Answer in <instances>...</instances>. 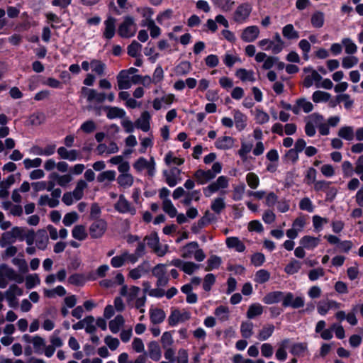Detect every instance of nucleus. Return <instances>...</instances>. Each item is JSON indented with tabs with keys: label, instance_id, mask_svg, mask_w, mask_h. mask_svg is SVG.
I'll return each mask as SVG.
<instances>
[{
	"label": "nucleus",
	"instance_id": "nucleus-1",
	"mask_svg": "<svg viewBox=\"0 0 363 363\" xmlns=\"http://www.w3.org/2000/svg\"><path fill=\"white\" fill-rule=\"evenodd\" d=\"M221 171L222 164L220 162H217L213 163L211 169H197L194 173V177L198 184L203 185L215 179L216 177L221 172Z\"/></svg>",
	"mask_w": 363,
	"mask_h": 363
},
{
	"label": "nucleus",
	"instance_id": "nucleus-2",
	"mask_svg": "<svg viewBox=\"0 0 363 363\" xmlns=\"http://www.w3.org/2000/svg\"><path fill=\"white\" fill-rule=\"evenodd\" d=\"M82 94L86 97V101L90 104H102L106 100L112 102L115 99V94L113 92L108 94L104 92H99L96 89H89L83 86L81 89Z\"/></svg>",
	"mask_w": 363,
	"mask_h": 363
},
{
	"label": "nucleus",
	"instance_id": "nucleus-3",
	"mask_svg": "<svg viewBox=\"0 0 363 363\" xmlns=\"http://www.w3.org/2000/svg\"><path fill=\"white\" fill-rule=\"evenodd\" d=\"M180 251L181 256L184 259H190L194 257L197 262H202L206 258L203 250L199 248L198 242L195 241L187 243L180 249Z\"/></svg>",
	"mask_w": 363,
	"mask_h": 363
},
{
	"label": "nucleus",
	"instance_id": "nucleus-4",
	"mask_svg": "<svg viewBox=\"0 0 363 363\" xmlns=\"http://www.w3.org/2000/svg\"><path fill=\"white\" fill-rule=\"evenodd\" d=\"M137 30L138 26L134 18L127 16L124 17L123 22L118 26V33L121 37L129 38L135 35Z\"/></svg>",
	"mask_w": 363,
	"mask_h": 363
},
{
	"label": "nucleus",
	"instance_id": "nucleus-5",
	"mask_svg": "<svg viewBox=\"0 0 363 363\" xmlns=\"http://www.w3.org/2000/svg\"><path fill=\"white\" fill-rule=\"evenodd\" d=\"M147 245L158 256L163 257L168 252V245H161L157 233L153 232L144 238Z\"/></svg>",
	"mask_w": 363,
	"mask_h": 363
},
{
	"label": "nucleus",
	"instance_id": "nucleus-6",
	"mask_svg": "<svg viewBox=\"0 0 363 363\" xmlns=\"http://www.w3.org/2000/svg\"><path fill=\"white\" fill-rule=\"evenodd\" d=\"M228 186L229 179L226 176H220L216 181L203 188V194L206 197H210L213 194L218 191L225 194V192L223 190L227 189Z\"/></svg>",
	"mask_w": 363,
	"mask_h": 363
},
{
	"label": "nucleus",
	"instance_id": "nucleus-7",
	"mask_svg": "<svg viewBox=\"0 0 363 363\" xmlns=\"http://www.w3.org/2000/svg\"><path fill=\"white\" fill-rule=\"evenodd\" d=\"M81 66L84 71L88 72L91 69V73L98 77H103L106 74V65L100 60L92 59L89 62L83 61Z\"/></svg>",
	"mask_w": 363,
	"mask_h": 363
},
{
	"label": "nucleus",
	"instance_id": "nucleus-8",
	"mask_svg": "<svg viewBox=\"0 0 363 363\" xmlns=\"http://www.w3.org/2000/svg\"><path fill=\"white\" fill-rule=\"evenodd\" d=\"M191 318V313L186 310L172 309L168 317V323L170 326L174 327L179 323H185Z\"/></svg>",
	"mask_w": 363,
	"mask_h": 363
},
{
	"label": "nucleus",
	"instance_id": "nucleus-9",
	"mask_svg": "<svg viewBox=\"0 0 363 363\" xmlns=\"http://www.w3.org/2000/svg\"><path fill=\"white\" fill-rule=\"evenodd\" d=\"M133 167L137 172H141L147 169L150 177H153L155 174V162L153 157L148 161L145 157H139L133 164Z\"/></svg>",
	"mask_w": 363,
	"mask_h": 363
},
{
	"label": "nucleus",
	"instance_id": "nucleus-10",
	"mask_svg": "<svg viewBox=\"0 0 363 363\" xmlns=\"http://www.w3.org/2000/svg\"><path fill=\"white\" fill-rule=\"evenodd\" d=\"M182 171L177 167H172L162 172L165 182L170 187L175 186L182 180Z\"/></svg>",
	"mask_w": 363,
	"mask_h": 363
},
{
	"label": "nucleus",
	"instance_id": "nucleus-11",
	"mask_svg": "<svg viewBox=\"0 0 363 363\" xmlns=\"http://www.w3.org/2000/svg\"><path fill=\"white\" fill-rule=\"evenodd\" d=\"M115 209L121 213H130L135 215L136 213L135 208L121 194L119 196L118 201L114 205Z\"/></svg>",
	"mask_w": 363,
	"mask_h": 363
},
{
	"label": "nucleus",
	"instance_id": "nucleus-12",
	"mask_svg": "<svg viewBox=\"0 0 363 363\" xmlns=\"http://www.w3.org/2000/svg\"><path fill=\"white\" fill-rule=\"evenodd\" d=\"M107 228V223L103 219H98L89 226V233L92 238H99L103 236Z\"/></svg>",
	"mask_w": 363,
	"mask_h": 363
},
{
	"label": "nucleus",
	"instance_id": "nucleus-13",
	"mask_svg": "<svg viewBox=\"0 0 363 363\" xmlns=\"http://www.w3.org/2000/svg\"><path fill=\"white\" fill-rule=\"evenodd\" d=\"M23 294V290L16 284H12L9 286L8 290L5 291V298L6 299L9 306L11 308L17 306L16 296H21Z\"/></svg>",
	"mask_w": 363,
	"mask_h": 363
},
{
	"label": "nucleus",
	"instance_id": "nucleus-14",
	"mask_svg": "<svg viewBox=\"0 0 363 363\" xmlns=\"http://www.w3.org/2000/svg\"><path fill=\"white\" fill-rule=\"evenodd\" d=\"M282 305L284 307H292L293 308H301L304 306V299L301 296L294 297V294L289 292L284 294Z\"/></svg>",
	"mask_w": 363,
	"mask_h": 363
},
{
	"label": "nucleus",
	"instance_id": "nucleus-15",
	"mask_svg": "<svg viewBox=\"0 0 363 363\" xmlns=\"http://www.w3.org/2000/svg\"><path fill=\"white\" fill-rule=\"evenodd\" d=\"M313 109V104L305 98L296 99L294 105V113L296 115H298L301 111L306 113H308L311 112Z\"/></svg>",
	"mask_w": 363,
	"mask_h": 363
},
{
	"label": "nucleus",
	"instance_id": "nucleus-16",
	"mask_svg": "<svg viewBox=\"0 0 363 363\" xmlns=\"http://www.w3.org/2000/svg\"><path fill=\"white\" fill-rule=\"evenodd\" d=\"M252 11V6L249 4H242L240 5L234 14V19L239 23L244 22L250 16Z\"/></svg>",
	"mask_w": 363,
	"mask_h": 363
},
{
	"label": "nucleus",
	"instance_id": "nucleus-17",
	"mask_svg": "<svg viewBox=\"0 0 363 363\" xmlns=\"http://www.w3.org/2000/svg\"><path fill=\"white\" fill-rule=\"evenodd\" d=\"M341 304L334 300H326L320 301L317 306L318 313L321 315H325L330 309H338Z\"/></svg>",
	"mask_w": 363,
	"mask_h": 363
},
{
	"label": "nucleus",
	"instance_id": "nucleus-18",
	"mask_svg": "<svg viewBox=\"0 0 363 363\" xmlns=\"http://www.w3.org/2000/svg\"><path fill=\"white\" fill-rule=\"evenodd\" d=\"M150 120L151 115L148 111H143L140 116L137 119L135 123L136 128L142 130L144 132H147L150 129Z\"/></svg>",
	"mask_w": 363,
	"mask_h": 363
},
{
	"label": "nucleus",
	"instance_id": "nucleus-19",
	"mask_svg": "<svg viewBox=\"0 0 363 363\" xmlns=\"http://www.w3.org/2000/svg\"><path fill=\"white\" fill-rule=\"evenodd\" d=\"M259 34V28L256 26H251L243 30L241 34V38L245 42H253L258 38Z\"/></svg>",
	"mask_w": 363,
	"mask_h": 363
},
{
	"label": "nucleus",
	"instance_id": "nucleus-20",
	"mask_svg": "<svg viewBox=\"0 0 363 363\" xmlns=\"http://www.w3.org/2000/svg\"><path fill=\"white\" fill-rule=\"evenodd\" d=\"M233 115L236 129L240 132L242 131L244 129H245L247 125V116L238 109L233 111Z\"/></svg>",
	"mask_w": 363,
	"mask_h": 363
},
{
	"label": "nucleus",
	"instance_id": "nucleus-21",
	"mask_svg": "<svg viewBox=\"0 0 363 363\" xmlns=\"http://www.w3.org/2000/svg\"><path fill=\"white\" fill-rule=\"evenodd\" d=\"M48 178L49 179L56 180L57 184L62 187L67 186L73 180L71 174H59L55 172L50 173Z\"/></svg>",
	"mask_w": 363,
	"mask_h": 363
},
{
	"label": "nucleus",
	"instance_id": "nucleus-22",
	"mask_svg": "<svg viewBox=\"0 0 363 363\" xmlns=\"http://www.w3.org/2000/svg\"><path fill=\"white\" fill-rule=\"evenodd\" d=\"M35 242L36 247L39 250H44L46 249L49 242V238L45 230H39L37 231Z\"/></svg>",
	"mask_w": 363,
	"mask_h": 363
},
{
	"label": "nucleus",
	"instance_id": "nucleus-23",
	"mask_svg": "<svg viewBox=\"0 0 363 363\" xmlns=\"http://www.w3.org/2000/svg\"><path fill=\"white\" fill-rule=\"evenodd\" d=\"M117 82L118 89L121 90L128 89L131 86L130 77L129 72L125 70H122L117 76Z\"/></svg>",
	"mask_w": 363,
	"mask_h": 363
},
{
	"label": "nucleus",
	"instance_id": "nucleus-24",
	"mask_svg": "<svg viewBox=\"0 0 363 363\" xmlns=\"http://www.w3.org/2000/svg\"><path fill=\"white\" fill-rule=\"evenodd\" d=\"M105 29L104 31V37L106 39H111L116 33V18L109 16L104 21Z\"/></svg>",
	"mask_w": 363,
	"mask_h": 363
},
{
	"label": "nucleus",
	"instance_id": "nucleus-25",
	"mask_svg": "<svg viewBox=\"0 0 363 363\" xmlns=\"http://www.w3.org/2000/svg\"><path fill=\"white\" fill-rule=\"evenodd\" d=\"M235 140L230 136H222L218 138L215 142V146L220 150H229L235 144Z\"/></svg>",
	"mask_w": 363,
	"mask_h": 363
},
{
	"label": "nucleus",
	"instance_id": "nucleus-26",
	"mask_svg": "<svg viewBox=\"0 0 363 363\" xmlns=\"http://www.w3.org/2000/svg\"><path fill=\"white\" fill-rule=\"evenodd\" d=\"M7 280L14 281L17 283H22L23 281V277L18 274L14 269L4 267L1 268L0 272Z\"/></svg>",
	"mask_w": 363,
	"mask_h": 363
},
{
	"label": "nucleus",
	"instance_id": "nucleus-27",
	"mask_svg": "<svg viewBox=\"0 0 363 363\" xmlns=\"http://www.w3.org/2000/svg\"><path fill=\"white\" fill-rule=\"evenodd\" d=\"M235 76L242 82H254L256 80L253 70H248L244 68H240L236 70Z\"/></svg>",
	"mask_w": 363,
	"mask_h": 363
},
{
	"label": "nucleus",
	"instance_id": "nucleus-28",
	"mask_svg": "<svg viewBox=\"0 0 363 363\" xmlns=\"http://www.w3.org/2000/svg\"><path fill=\"white\" fill-rule=\"evenodd\" d=\"M225 244L228 248L235 249L238 252H242L245 250L244 243L238 237L228 238Z\"/></svg>",
	"mask_w": 363,
	"mask_h": 363
},
{
	"label": "nucleus",
	"instance_id": "nucleus-29",
	"mask_svg": "<svg viewBox=\"0 0 363 363\" xmlns=\"http://www.w3.org/2000/svg\"><path fill=\"white\" fill-rule=\"evenodd\" d=\"M147 347L150 357L154 361H159L161 359L162 352L158 343L152 341L149 342Z\"/></svg>",
	"mask_w": 363,
	"mask_h": 363
},
{
	"label": "nucleus",
	"instance_id": "nucleus-30",
	"mask_svg": "<svg viewBox=\"0 0 363 363\" xmlns=\"http://www.w3.org/2000/svg\"><path fill=\"white\" fill-rule=\"evenodd\" d=\"M274 326L272 324H266L259 331L257 338L260 341H265L268 340L274 333Z\"/></svg>",
	"mask_w": 363,
	"mask_h": 363
},
{
	"label": "nucleus",
	"instance_id": "nucleus-31",
	"mask_svg": "<svg viewBox=\"0 0 363 363\" xmlns=\"http://www.w3.org/2000/svg\"><path fill=\"white\" fill-rule=\"evenodd\" d=\"M150 318L152 323L160 324L165 319L166 314L162 309L153 308L150 310Z\"/></svg>",
	"mask_w": 363,
	"mask_h": 363
},
{
	"label": "nucleus",
	"instance_id": "nucleus-32",
	"mask_svg": "<svg viewBox=\"0 0 363 363\" xmlns=\"http://www.w3.org/2000/svg\"><path fill=\"white\" fill-rule=\"evenodd\" d=\"M342 47L345 48V52L348 55H354L357 52V45L350 38H343L341 40Z\"/></svg>",
	"mask_w": 363,
	"mask_h": 363
},
{
	"label": "nucleus",
	"instance_id": "nucleus-33",
	"mask_svg": "<svg viewBox=\"0 0 363 363\" xmlns=\"http://www.w3.org/2000/svg\"><path fill=\"white\" fill-rule=\"evenodd\" d=\"M306 147V141L300 138L296 140L294 145V148L291 149L289 152L288 155L293 156V160L296 161L298 160V153L302 152L303 150H305Z\"/></svg>",
	"mask_w": 363,
	"mask_h": 363
},
{
	"label": "nucleus",
	"instance_id": "nucleus-34",
	"mask_svg": "<svg viewBox=\"0 0 363 363\" xmlns=\"http://www.w3.org/2000/svg\"><path fill=\"white\" fill-rule=\"evenodd\" d=\"M320 242V239L318 238L312 237L310 235L303 236L301 240V245L308 250H313L316 247Z\"/></svg>",
	"mask_w": 363,
	"mask_h": 363
},
{
	"label": "nucleus",
	"instance_id": "nucleus-35",
	"mask_svg": "<svg viewBox=\"0 0 363 363\" xmlns=\"http://www.w3.org/2000/svg\"><path fill=\"white\" fill-rule=\"evenodd\" d=\"M283 296L284 294L281 291H272L265 295L262 301L266 304H273L283 301Z\"/></svg>",
	"mask_w": 363,
	"mask_h": 363
},
{
	"label": "nucleus",
	"instance_id": "nucleus-36",
	"mask_svg": "<svg viewBox=\"0 0 363 363\" xmlns=\"http://www.w3.org/2000/svg\"><path fill=\"white\" fill-rule=\"evenodd\" d=\"M72 235L74 239L82 241L87 238L88 234L84 225H77L73 228L72 230Z\"/></svg>",
	"mask_w": 363,
	"mask_h": 363
},
{
	"label": "nucleus",
	"instance_id": "nucleus-37",
	"mask_svg": "<svg viewBox=\"0 0 363 363\" xmlns=\"http://www.w3.org/2000/svg\"><path fill=\"white\" fill-rule=\"evenodd\" d=\"M88 186L86 182L84 180H79L74 189L71 192L72 196L75 198V201L80 200L84 196V191Z\"/></svg>",
	"mask_w": 363,
	"mask_h": 363
},
{
	"label": "nucleus",
	"instance_id": "nucleus-38",
	"mask_svg": "<svg viewBox=\"0 0 363 363\" xmlns=\"http://www.w3.org/2000/svg\"><path fill=\"white\" fill-rule=\"evenodd\" d=\"M118 184L123 188L130 187L134 182V178L130 174H121L117 178Z\"/></svg>",
	"mask_w": 363,
	"mask_h": 363
},
{
	"label": "nucleus",
	"instance_id": "nucleus-39",
	"mask_svg": "<svg viewBox=\"0 0 363 363\" xmlns=\"http://www.w3.org/2000/svg\"><path fill=\"white\" fill-rule=\"evenodd\" d=\"M125 320L121 315H116L109 322V329L113 333H117L123 325Z\"/></svg>",
	"mask_w": 363,
	"mask_h": 363
},
{
	"label": "nucleus",
	"instance_id": "nucleus-40",
	"mask_svg": "<svg viewBox=\"0 0 363 363\" xmlns=\"http://www.w3.org/2000/svg\"><path fill=\"white\" fill-rule=\"evenodd\" d=\"M254 325L250 321H244L240 325V333L242 337L248 339L253 335Z\"/></svg>",
	"mask_w": 363,
	"mask_h": 363
},
{
	"label": "nucleus",
	"instance_id": "nucleus-41",
	"mask_svg": "<svg viewBox=\"0 0 363 363\" xmlns=\"http://www.w3.org/2000/svg\"><path fill=\"white\" fill-rule=\"evenodd\" d=\"M263 313V306L259 303L251 304L247 311V317L249 319L255 318V317L262 315Z\"/></svg>",
	"mask_w": 363,
	"mask_h": 363
},
{
	"label": "nucleus",
	"instance_id": "nucleus-42",
	"mask_svg": "<svg viewBox=\"0 0 363 363\" xmlns=\"http://www.w3.org/2000/svg\"><path fill=\"white\" fill-rule=\"evenodd\" d=\"M38 205L40 206H48L50 208H55L60 203V201L52 199L48 195H41L38 199Z\"/></svg>",
	"mask_w": 363,
	"mask_h": 363
},
{
	"label": "nucleus",
	"instance_id": "nucleus-43",
	"mask_svg": "<svg viewBox=\"0 0 363 363\" xmlns=\"http://www.w3.org/2000/svg\"><path fill=\"white\" fill-rule=\"evenodd\" d=\"M325 21L324 13L321 11L314 12L311 18V22L313 27L320 28L323 27Z\"/></svg>",
	"mask_w": 363,
	"mask_h": 363
},
{
	"label": "nucleus",
	"instance_id": "nucleus-44",
	"mask_svg": "<svg viewBox=\"0 0 363 363\" xmlns=\"http://www.w3.org/2000/svg\"><path fill=\"white\" fill-rule=\"evenodd\" d=\"M322 79V77L315 70H311V74L306 76L303 80V85L306 88L311 87L313 82H319Z\"/></svg>",
	"mask_w": 363,
	"mask_h": 363
},
{
	"label": "nucleus",
	"instance_id": "nucleus-45",
	"mask_svg": "<svg viewBox=\"0 0 363 363\" xmlns=\"http://www.w3.org/2000/svg\"><path fill=\"white\" fill-rule=\"evenodd\" d=\"M282 34L284 38L289 40L298 39L299 38L298 32L296 31L292 24H287L282 29Z\"/></svg>",
	"mask_w": 363,
	"mask_h": 363
},
{
	"label": "nucleus",
	"instance_id": "nucleus-46",
	"mask_svg": "<svg viewBox=\"0 0 363 363\" xmlns=\"http://www.w3.org/2000/svg\"><path fill=\"white\" fill-rule=\"evenodd\" d=\"M191 70V65L188 61H182L175 67V73L179 76L186 75Z\"/></svg>",
	"mask_w": 363,
	"mask_h": 363
},
{
	"label": "nucleus",
	"instance_id": "nucleus-47",
	"mask_svg": "<svg viewBox=\"0 0 363 363\" xmlns=\"http://www.w3.org/2000/svg\"><path fill=\"white\" fill-rule=\"evenodd\" d=\"M116 173L113 170H107L101 172L97 176V181L99 183H104L106 182H113L116 179Z\"/></svg>",
	"mask_w": 363,
	"mask_h": 363
},
{
	"label": "nucleus",
	"instance_id": "nucleus-48",
	"mask_svg": "<svg viewBox=\"0 0 363 363\" xmlns=\"http://www.w3.org/2000/svg\"><path fill=\"white\" fill-rule=\"evenodd\" d=\"M301 268V263L296 259H291L284 268V272L288 274H294Z\"/></svg>",
	"mask_w": 363,
	"mask_h": 363
},
{
	"label": "nucleus",
	"instance_id": "nucleus-49",
	"mask_svg": "<svg viewBox=\"0 0 363 363\" xmlns=\"http://www.w3.org/2000/svg\"><path fill=\"white\" fill-rule=\"evenodd\" d=\"M338 136L346 140H352L354 138V129L352 126H342L339 129Z\"/></svg>",
	"mask_w": 363,
	"mask_h": 363
},
{
	"label": "nucleus",
	"instance_id": "nucleus-50",
	"mask_svg": "<svg viewBox=\"0 0 363 363\" xmlns=\"http://www.w3.org/2000/svg\"><path fill=\"white\" fill-rule=\"evenodd\" d=\"M34 351L37 354H43V349L45 347V341L40 336L35 335L32 340Z\"/></svg>",
	"mask_w": 363,
	"mask_h": 363
},
{
	"label": "nucleus",
	"instance_id": "nucleus-51",
	"mask_svg": "<svg viewBox=\"0 0 363 363\" xmlns=\"http://www.w3.org/2000/svg\"><path fill=\"white\" fill-rule=\"evenodd\" d=\"M211 210L217 214H220V212L225 208V203L224 198L217 197L213 200L211 205Z\"/></svg>",
	"mask_w": 363,
	"mask_h": 363
},
{
	"label": "nucleus",
	"instance_id": "nucleus-52",
	"mask_svg": "<svg viewBox=\"0 0 363 363\" xmlns=\"http://www.w3.org/2000/svg\"><path fill=\"white\" fill-rule=\"evenodd\" d=\"M142 26H147L150 32V36L153 38H157L160 33V28L155 24L152 19H148V22L142 23Z\"/></svg>",
	"mask_w": 363,
	"mask_h": 363
},
{
	"label": "nucleus",
	"instance_id": "nucleus-53",
	"mask_svg": "<svg viewBox=\"0 0 363 363\" xmlns=\"http://www.w3.org/2000/svg\"><path fill=\"white\" fill-rule=\"evenodd\" d=\"M359 62V59L354 56V55L345 56L342 58V66L345 69H350L357 65Z\"/></svg>",
	"mask_w": 363,
	"mask_h": 363
},
{
	"label": "nucleus",
	"instance_id": "nucleus-54",
	"mask_svg": "<svg viewBox=\"0 0 363 363\" xmlns=\"http://www.w3.org/2000/svg\"><path fill=\"white\" fill-rule=\"evenodd\" d=\"M215 315L222 322L229 319V309L224 306H220L215 309Z\"/></svg>",
	"mask_w": 363,
	"mask_h": 363
},
{
	"label": "nucleus",
	"instance_id": "nucleus-55",
	"mask_svg": "<svg viewBox=\"0 0 363 363\" xmlns=\"http://www.w3.org/2000/svg\"><path fill=\"white\" fill-rule=\"evenodd\" d=\"M106 109V116L109 119L123 118L125 114V112L123 109L118 107H107Z\"/></svg>",
	"mask_w": 363,
	"mask_h": 363
},
{
	"label": "nucleus",
	"instance_id": "nucleus-56",
	"mask_svg": "<svg viewBox=\"0 0 363 363\" xmlns=\"http://www.w3.org/2000/svg\"><path fill=\"white\" fill-rule=\"evenodd\" d=\"M270 279V273L266 269H259L255 274L254 281L258 284H264Z\"/></svg>",
	"mask_w": 363,
	"mask_h": 363
},
{
	"label": "nucleus",
	"instance_id": "nucleus-57",
	"mask_svg": "<svg viewBox=\"0 0 363 363\" xmlns=\"http://www.w3.org/2000/svg\"><path fill=\"white\" fill-rule=\"evenodd\" d=\"M245 184L240 183L233 187L232 199L234 201H240L242 199L243 195L245 191Z\"/></svg>",
	"mask_w": 363,
	"mask_h": 363
},
{
	"label": "nucleus",
	"instance_id": "nucleus-58",
	"mask_svg": "<svg viewBox=\"0 0 363 363\" xmlns=\"http://www.w3.org/2000/svg\"><path fill=\"white\" fill-rule=\"evenodd\" d=\"M16 239L11 232V230L6 231L2 233L0 239V245L4 247L8 245L13 244L16 242Z\"/></svg>",
	"mask_w": 363,
	"mask_h": 363
},
{
	"label": "nucleus",
	"instance_id": "nucleus-59",
	"mask_svg": "<svg viewBox=\"0 0 363 363\" xmlns=\"http://www.w3.org/2000/svg\"><path fill=\"white\" fill-rule=\"evenodd\" d=\"M323 116L318 113H313L309 115L306 118V121H307L308 123H310L315 128H318L320 125V124L323 122Z\"/></svg>",
	"mask_w": 363,
	"mask_h": 363
},
{
	"label": "nucleus",
	"instance_id": "nucleus-60",
	"mask_svg": "<svg viewBox=\"0 0 363 363\" xmlns=\"http://www.w3.org/2000/svg\"><path fill=\"white\" fill-rule=\"evenodd\" d=\"M246 182L250 188L256 189L259 185V178L254 172H250L246 175Z\"/></svg>",
	"mask_w": 363,
	"mask_h": 363
},
{
	"label": "nucleus",
	"instance_id": "nucleus-61",
	"mask_svg": "<svg viewBox=\"0 0 363 363\" xmlns=\"http://www.w3.org/2000/svg\"><path fill=\"white\" fill-rule=\"evenodd\" d=\"M330 96L331 95L328 92L315 91L312 95V100L315 103L327 102Z\"/></svg>",
	"mask_w": 363,
	"mask_h": 363
},
{
	"label": "nucleus",
	"instance_id": "nucleus-62",
	"mask_svg": "<svg viewBox=\"0 0 363 363\" xmlns=\"http://www.w3.org/2000/svg\"><path fill=\"white\" fill-rule=\"evenodd\" d=\"M215 6L223 11H230L233 9L235 2L233 0H213Z\"/></svg>",
	"mask_w": 363,
	"mask_h": 363
},
{
	"label": "nucleus",
	"instance_id": "nucleus-63",
	"mask_svg": "<svg viewBox=\"0 0 363 363\" xmlns=\"http://www.w3.org/2000/svg\"><path fill=\"white\" fill-rule=\"evenodd\" d=\"M255 119L258 124H264L269 121V116L264 111L256 108L255 111Z\"/></svg>",
	"mask_w": 363,
	"mask_h": 363
},
{
	"label": "nucleus",
	"instance_id": "nucleus-64",
	"mask_svg": "<svg viewBox=\"0 0 363 363\" xmlns=\"http://www.w3.org/2000/svg\"><path fill=\"white\" fill-rule=\"evenodd\" d=\"M162 209L171 218H174L177 214V210L170 200L162 201Z\"/></svg>",
	"mask_w": 363,
	"mask_h": 363
}]
</instances>
